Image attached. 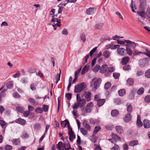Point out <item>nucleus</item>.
<instances>
[{
  "label": "nucleus",
  "instance_id": "60",
  "mask_svg": "<svg viewBox=\"0 0 150 150\" xmlns=\"http://www.w3.org/2000/svg\"><path fill=\"white\" fill-rule=\"evenodd\" d=\"M97 48V47L94 48L93 49L91 50L90 52V55L91 57L93 53L96 51Z\"/></svg>",
  "mask_w": 150,
  "mask_h": 150
},
{
  "label": "nucleus",
  "instance_id": "32",
  "mask_svg": "<svg viewBox=\"0 0 150 150\" xmlns=\"http://www.w3.org/2000/svg\"><path fill=\"white\" fill-rule=\"evenodd\" d=\"M143 52L138 51L135 50L133 51V54L134 56H137L140 54H143Z\"/></svg>",
  "mask_w": 150,
  "mask_h": 150
},
{
  "label": "nucleus",
  "instance_id": "12",
  "mask_svg": "<svg viewBox=\"0 0 150 150\" xmlns=\"http://www.w3.org/2000/svg\"><path fill=\"white\" fill-rule=\"evenodd\" d=\"M108 69V67L107 65H103L100 70V72L101 73H103L105 72Z\"/></svg>",
  "mask_w": 150,
  "mask_h": 150
},
{
  "label": "nucleus",
  "instance_id": "19",
  "mask_svg": "<svg viewBox=\"0 0 150 150\" xmlns=\"http://www.w3.org/2000/svg\"><path fill=\"white\" fill-rule=\"evenodd\" d=\"M83 125L85 128L87 130V131H89L91 130V127L89 125L87 124L86 120H84Z\"/></svg>",
  "mask_w": 150,
  "mask_h": 150
},
{
  "label": "nucleus",
  "instance_id": "7",
  "mask_svg": "<svg viewBox=\"0 0 150 150\" xmlns=\"http://www.w3.org/2000/svg\"><path fill=\"white\" fill-rule=\"evenodd\" d=\"M90 69V66L88 64L85 65L83 67L81 72V74L83 75L86 73V72L88 71Z\"/></svg>",
  "mask_w": 150,
  "mask_h": 150
},
{
  "label": "nucleus",
  "instance_id": "40",
  "mask_svg": "<svg viewBox=\"0 0 150 150\" xmlns=\"http://www.w3.org/2000/svg\"><path fill=\"white\" fill-rule=\"evenodd\" d=\"M111 86V83L109 82H108L105 83L104 86V88L105 89H108Z\"/></svg>",
  "mask_w": 150,
  "mask_h": 150
},
{
  "label": "nucleus",
  "instance_id": "56",
  "mask_svg": "<svg viewBox=\"0 0 150 150\" xmlns=\"http://www.w3.org/2000/svg\"><path fill=\"white\" fill-rule=\"evenodd\" d=\"M145 100L146 102L148 103L150 102V95H148L146 96L145 98Z\"/></svg>",
  "mask_w": 150,
  "mask_h": 150
},
{
  "label": "nucleus",
  "instance_id": "11",
  "mask_svg": "<svg viewBox=\"0 0 150 150\" xmlns=\"http://www.w3.org/2000/svg\"><path fill=\"white\" fill-rule=\"evenodd\" d=\"M144 123V127L145 128H148L150 127V121L146 120H145L143 121Z\"/></svg>",
  "mask_w": 150,
  "mask_h": 150
},
{
  "label": "nucleus",
  "instance_id": "4",
  "mask_svg": "<svg viewBox=\"0 0 150 150\" xmlns=\"http://www.w3.org/2000/svg\"><path fill=\"white\" fill-rule=\"evenodd\" d=\"M55 16H57V14L52 16V17L53 18L51 21L54 22V25H52L54 28H55L56 27H60L61 25L60 19L54 17Z\"/></svg>",
  "mask_w": 150,
  "mask_h": 150
},
{
  "label": "nucleus",
  "instance_id": "33",
  "mask_svg": "<svg viewBox=\"0 0 150 150\" xmlns=\"http://www.w3.org/2000/svg\"><path fill=\"white\" fill-rule=\"evenodd\" d=\"M113 127V125L111 124H108L105 127L106 129L108 130H111Z\"/></svg>",
  "mask_w": 150,
  "mask_h": 150
},
{
  "label": "nucleus",
  "instance_id": "51",
  "mask_svg": "<svg viewBox=\"0 0 150 150\" xmlns=\"http://www.w3.org/2000/svg\"><path fill=\"white\" fill-rule=\"evenodd\" d=\"M132 107L131 105H129L127 107V111L128 113H130L132 110Z\"/></svg>",
  "mask_w": 150,
  "mask_h": 150
},
{
  "label": "nucleus",
  "instance_id": "59",
  "mask_svg": "<svg viewBox=\"0 0 150 150\" xmlns=\"http://www.w3.org/2000/svg\"><path fill=\"white\" fill-rule=\"evenodd\" d=\"M108 71L109 72H112L114 71L115 69L113 67H109L108 69Z\"/></svg>",
  "mask_w": 150,
  "mask_h": 150
},
{
  "label": "nucleus",
  "instance_id": "35",
  "mask_svg": "<svg viewBox=\"0 0 150 150\" xmlns=\"http://www.w3.org/2000/svg\"><path fill=\"white\" fill-rule=\"evenodd\" d=\"M16 110L20 112H22L24 110V108L22 107L18 106L16 108Z\"/></svg>",
  "mask_w": 150,
  "mask_h": 150
},
{
  "label": "nucleus",
  "instance_id": "28",
  "mask_svg": "<svg viewBox=\"0 0 150 150\" xmlns=\"http://www.w3.org/2000/svg\"><path fill=\"white\" fill-rule=\"evenodd\" d=\"M134 1L133 0H132L131 1V3L130 6V7L132 9V11L133 12L135 13V10L134 9V8L135 9H136L135 6V5L134 4Z\"/></svg>",
  "mask_w": 150,
  "mask_h": 150
},
{
  "label": "nucleus",
  "instance_id": "5",
  "mask_svg": "<svg viewBox=\"0 0 150 150\" xmlns=\"http://www.w3.org/2000/svg\"><path fill=\"white\" fill-rule=\"evenodd\" d=\"M93 106V103L92 102H89L86 106V112L87 113H90L92 109Z\"/></svg>",
  "mask_w": 150,
  "mask_h": 150
},
{
  "label": "nucleus",
  "instance_id": "48",
  "mask_svg": "<svg viewBox=\"0 0 150 150\" xmlns=\"http://www.w3.org/2000/svg\"><path fill=\"white\" fill-rule=\"evenodd\" d=\"M62 4H59L58 5V7L59 8L58 9V13H61L62 11L63 10V7H62Z\"/></svg>",
  "mask_w": 150,
  "mask_h": 150
},
{
  "label": "nucleus",
  "instance_id": "16",
  "mask_svg": "<svg viewBox=\"0 0 150 150\" xmlns=\"http://www.w3.org/2000/svg\"><path fill=\"white\" fill-rule=\"evenodd\" d=\"M111 114L112 116L116 117L119 115V112L117 110L115 109L111 111Z\"/></svg>",
  "mask_w": 150,
  "mask_h": 150
},
{
  "label": "nucleus",
  "instance_id": "36",
  "mask_svg": "<svg viewBox=\"0 0 150 150\" xmlns=\"http://www.w3.org/2000/svg\"><path fill=\"white\" fill-rule=\"evenodd\" d=\"M100 67L99 65H97L93 68V70L94 72H96L99 70Z\"/></svg>",
  "mask_w": 150,
  "mask_h": 150
},
{
  "label": "nucleus",
  "instance_id": "10",
  "mask_svg": "<svg viewBox=\"0 0 150 150\" xmlns=\"http://www.w3.org/2000/svg\"><path fill=\"white\" fill-rule=\"evenodd\" d=\"M111 54V52L107 50L104 51L103 53V56L106 58H109Z\"/></svg>",
  "mask_w": 150,
  "mask_h": 150
},
{
  "label": "nucleus",
  "instance_id": "44",
  "mask_svg": "<svg viewBox=\"0 0 150 150\" xmlns=\"http://www.w3.org/2000/svg\"><path fill=\"white\" fill-rule=\"evenodd\" d=\"M120 148L118 145L115 144L113 147L111 148L110 150H120Z\"/></svg>",
  "mask_w": 150,
  "mask_h": 150
},
{
  "label": "nucleus",
  "instance_id": "62",
  "mask_svg": "<svg viewBox=\"0 0 150 150\" xmlns=\"http://www.w3.org/2000/svg\"><path fill=\"white\" fill-rule=\"evenodd\" d=\"M67 122L66 121V120L64 121L61 122V125L62 127H64L67 125Z\"/></svg>",
  "mask_w": 150,
  "mask_h": 150
},
{
  "label": "nucleus",
  "instance_id": "52",
  "mask_svg": "<svg viewBox=\"0 0 150 150\" xmlns=\"http://www.w3.org/2000/svg\"><path fill=\"white\" fill-rule=\"evenodd\" d=\"M123 69L125 70H128L130 69L131 67L129 65H127L123 67Z\"/></svg>",
  "mask_w": 150,
  "mask_h": 150
},
{
  "label": "nucleus",
  "instance_id": "23",
  "mask_svg": "<svg viewBox=\"0 0 150 150\" xmlns=\"http://www.w3.org/2000/svg\"><path fill=\"white\" fill-rule=\"evenodd\" d=\"M146 58H144L141 59L139 61V64L141 66H144L146 65Z\"/></svg>",
  "mask_w": 150,
  "mask_h": 150
},
{
  "label": "nucleus",
  "instance_id": "17",
  "mask_svg": "<svg viewBox=\"0 0 150 150\" xmlns=\"http://www.w3.org/2000/svg\"><path fill=\"white\" fill-rule=\"evenodd\" d=\"M131 117L130 113H128L124 118V120L125 122H127L131 120Z\"/></svg>",
  "mask_w": 150,
  "mask_h": 150
},
{
  "label": "nucleus",
  "instance_id": "47",
  "mask_svg": "<svg viewBox=\"0 0 150 150\" xmlns=\"http://www.w3.org/2000/svg\"><path fill=\"white\" fill-rule=\"evenodd\" d=\"M80 131L84 135H86L87 133V130H86L85 129L83 128H81L80 129Z\"/></svg>",
  "mask_w": 150,
  "mask_h": 150
},
{
  "label": "nucleus",
  "instance_id": "64",
  "mask_svg": "<svg viewBox=\"0 0 150 150\" xmlns=\"http://www.w3.org/2000/svg\"><path fill=\"white\" fill-rule=\"evenodd\" d=\"M30 113V111H26L23 113V115L25 117H27L29 115Z\"/></svg>",
  "mask_w": 150,
  "mask_h": 150
},
{
  "label": "nucleus",
  "instance_id": "20",
  "mask_svg": "<svg viewBox=\"0 0 150 150\" xmlns=\"http://www.w3.org/2000/svg\"><path fill=\"white\" fill-rule=\"evenodd\" d=\"M138 14L141 16L143 20L146 17V14L144 11H142L137 12Z\"/></svg>",
  "mask_w": 150,
  "mask_h": 150
},
{
  "label": "nucleus",
  "instance_id": "61",
  "mask_svg": "<svg viewBox=\"0 0 150 150\" xmlns=\"http://www.w3.org/2000/svg\"><path fill=\"white\" fill-rule=\"evenodd\" d=\"M35 111L39 113H41L43 112L42 110L39 108H36L35 110Z\"/></svg>",
  "mask_w": 150,
  "mask_h": 150
},
{
  "label": "nucleus",
  "instance_id": "43",
  "mask_svg": "<svg viewBox=\"0 0 150 150\" xmlns=\"http://www.w3.org/2000/svg\"><path fill=\"white\" fill-rule=\"evenodd\" d=\"M129 44V47L134 48L136 46L137 44L135 43L131 42Z\"/></svg>",
  "mask_w": 150,
  "mask_h": 150
},
{
  "label": "nucleus",
  "instance_id": "6",
  "mask_svg": "<svg viewBox=\"0 0 150 150\" xmlns=\"http://www.w3.org/2000/svg\"><path fill=\"white\" fill-rule=\"evenodd\" d=\"M125 51V49L122 48H118L117 50V54L121 56H125L126 55Z\"/></svg>",
  "mask_w": 150,
  "mask_h": 150
},
{
  "label": "nucleus",
  "instance_id": "37",
  "mask_svg": "<svg viewBox=\"0 0 150 150\" xmlns=\"http://www.w3.org/2000/svg\"><path fill=\"white\" fill-rule=\"evenodd\" d=\"M61 71L60 70V72L59 74H58L56 75L55 77L56 83H57L58 81L60 80V77Z\"/></svg>",
  "mask_w": 150,
  "mask_h": 150
},
{
  "label": "nucleus",
  "instance_id": "50",
  "mask_svg": "<svg viewBox=\"0 0 150 150\" xmlns=\"http://www.w3.org/2000/svg\"><path fill=\"white\" fill-rule=\"evenodd\" d=\"M7 87L9 88H11L13 86V83L11 81H9L7 82L6 84Z\"/></svg>",
  "mask_w": 150,
  "mask_h": 150
},
{
  "label": "nucleus",
  "instance_id": "21",
  "mask_svg": "<svg viewBox=\"0 0 150 150\" xmlns=\"http://www.w3.org/2000/svg\"><path fill=\"white\" fill-rule=\"evenodd\" d=\"M94 8H88L86 11V13L88 15H92L94 13Z\"/></svg>",
  "mask_w": 150,
  "mask_h": 150
},
{
  "label": "nucleus",
  "instance_id": "27",
  "mask_svg": "<svg viewBox=\"0 0 150 150\" xmlns=\"http://www.w3.org/2000/svg\"><path fill=\"white\" fill-rule=\"evenodd\" d=\"M138 144V142L137 140H135L130 142L129 145L132 146H133L135 145Z\"/></svg>",
  "mask_w": 150,
  "mask_h": 150
},
{
  "label": "nucleus",
  "instance_id": "46",
  "mask_svg": "<svg viewBox=\"0 0 150 150\" xmlns=\"http://www.w3.org/2000/svg\"><path fill=\"white\" fill-rule=\"evenodd\" d=\"M80 38L82 41L83 42H85L86 40V38L85 36V35L84 34H81Z\"/></svg>",
  "mask_w": 150,
  "mask_h": 150
},
{
  "label": "nucleus",
  "instance_id": "58",
  "mask_svg": "<svg viewBox=\"0 0 150 150\" xmlns=\"http://www.w3.org/2000/svg\"><path fill=\"white\" fill-rule=\"evenodd\" d=\"M81 108V110L82 111V114L83 115L85 116V114L87 113V112H86V110H85L84 108V107H80Z\"/></svg>",
  "mask_w": 150,
  "mask_h": 150
},
{
  "label": "nucleus",
  "instance_id": "25",
  "mask_svg": "<svg viewBox=\"0 0 150 150\" xmlns=\"http://www.w3.org/2000/svg\"><path fill=\"white\" fill-rule=\"evenodd\" d=\"M91 94L90 92H86V93L85 97L86 100L88 101L91 99Z\"/></svg>",
  "mask_w": 150,
  "mask_h": 150
},
{
  "label": "nucleus",
  "instance_id": "2",
  "mask_svg": "<svg viewBox=\"0 0 150 150\" xmlns=\"http://www.w3.org/2000/svg\"><path fill=\"white\" fill-rule=\"evenodd\" d=\"M85 86V83L82 82L80 84H78L75 86L74 92L75 93H80L84 89Z\"/></svg>",
  "mask_w": 150,
  "mask_h": 150
},
{
  "label": "nucleus",
  "instance_id": "24",
  "mask_svg": "<svg viewBox=\"0 0 150 150\" xmlns=\"http://www.w3.org/2000/svg\"><path fill=\"white\" fill-rule=\"evenodd\" d=\"M101 128L100 126L98 125L96 126L95 127L94 129V130L93 131V135L96 134L97 132Z\"/></svg>",
  "mask_w": 150,
  "mask_h": 150
},
{
  "label": "nucleus",
  "instance_id": "38",
  "mask_svg": "<svg viewBox=\"0 0 150 150\" xmlns=\"http://www.w3.org/2000/svg\"><path fill=\"white\" fill-rule=\"evenodd\" d=\"M64 145H65V149L66 150H69L70 149H71L70 145L68 142L64 143Z\"/></svg>",
  "mask_w": 150,
  "mask_h": 150
},
{
  "label": "nucleus",
  "instance_id": "18",
  "mask_svg": "<svg viewBox=\"0 0 150 150\" xmlns=\"http://www.w3.org/2000/svg\"><path fill=\"white\" fill-rule=\"evenodd\" d=\"M134 83L133 79L131 78H129L127 81V85L128 86L133 85Z\"/></svg>",
  "mask_w": 150,
  "mask_h": 150
},
{
  "label": "nucleus",
  "instance_id": "55",
  "mask_svg": "<svg viewBox=\"0 0 150 150\" xmlns=\"http://www.w3.org/2000/svg\"><path fill=\"white\" fill-rule=\"evenodd\" d=\"M144 72L141 70H139L137 71L136 74V76H139L143 75Z\"/></svg>",
  "mask_w": 150,
  "mask_h": 150
},
{
  "label": "nucleus",
  "instance_id": "34",
  "mask_svg": "<svg viewBox=\"0 0 150 150\" xmlns=\"http://www.w3.org/2000/svg\"><path fill=\"white\" fill-rule=\"evenodd\" d=\"M7 123L3 120H0V125L2 128L5 127L7 125Z\"/></svg>",
  "mask_w": 150,
  "mask_h": 150
},
{
  "label": "nucleus",
  "instance_id": "14",
  "mask_svg": "<svg viewBox=\"0 0 150 150\" xmlns=\"http://www.w3.org/2000/svg\"><path fill=\"white\" fill-rule=\"evenodd\" d=\"M16 122L22 125H24L25 124L26 121L21 118H19L16 120Z\"/></svg>",
  "mask_w": 150,
  "mask_h": 150
},
{
  "label": "nucleus",
  "instance_id": "45",
  "mask_svg": "<svg viewBox=\"0 0 150 150\" xmlns=\"http://www.w3.org/2000/svg\"><path fill=\"white\" fill-rule=\"evenodd\" d=\"M120 74L118 73L115 72L113 73V76L115 79H118L120 76Z\"/></svg>",
  "mask_w": 150,
  "mask_h": 150
},
{
  "label": "nucleus",
  "instance_id": "15",
  "mask_svg": "<svg viewBox=\"0 0 150 150\" xmlns=\"http://www.w3.org/2000/svg\"><path fill=\"white\" fill-rule=\"evenodd\" d=\"M115 129L117 132L118 133H122L123 132V130L122 127L121 126H116L115 127Z\"/></svg>",
  "mask_w": 150,
  "mask_h": 150
},
{
  "label": "nucleus",
  "instance_id": "31",
  "mask_svg": "<svg viewBox=\"0 0 150 150\" xmlns=\"http://www.w3.org/2000/svg\"><path fill=\"white\" fill-rule=\"evenodd\" d=\"M13 143L16 145L19 144L20 143V140L19 139H13L12 140Z\"/></svg>",
  "mask_w": 150,
  "mask_h": 150
},
{
  "label": "nucleus",
  "instance_id": "54",
  "mask_svg": "<svg viewBox=\"0 0 150 150\" xmlns=\"http://www.w3.org/2000/svg\"><path fill=\"white\" fill-rule=\"evenodd\" d=\"M13 96L15 98H19L20 97V96L17 92H14L13 94Z\"/></svg>",
  "mask_w": 150,
  "mask_h": 150
},
{
  "label": "nucleus",
  "instance_id": "49",
  "mask_svg": "<svg viewBox=\"0 0 150 150\" xmlns=\"http://www.w3.org/2000/svg\"><path fill=\"white\" fill-rule=\"evenodd\" d=\"M114 103L117 105H119L121 103V100L119 98H117L114 100Z\"/></svg>",
  "mask_w": 150,
  "mask_h": 150
},
{
  "label": "nucleus",
  "instance_id": "41",
  "mask_svg": "<svg viewBox=\"0 0 150 150\" xmlns=\"http://www.w3.org/2000/svg\"><path fill=\"white\" fill-rule=\"evenodd\" d=\"M144 88L143 87H141L138 90L137 93L139 95H142L144 93Z\"/></svg>",
  "mask_w": 150,
  "mask_h": 150
},
{
  "label": "nucleus",
  "instance_id": "29",
  "mask_svg": "<svg viewBox=\"0 0 150 150\" xmlns=\"http://www.w3.org/2000/svg\"><path fill=\"white\" fill-rule=\"evenodd\" d=\"M127 52V54L129 56L131 55L132 54V51L130 48L126 47L125 50Z\"/></svg>",
  "mask_w": 150,
  "mask_h": 150
},
{
  "label": "nucleus",
  "instance_id": "3",
  "mask_svg": "<svg viewBox=\"0 0 150 150\" xmlns=\"http://www.w3.org/2000/svg\"><path fill=\"white\" fill-rule=\"evenodd\" d=\"M101 80L100 79H97L96 78L93 79L91 83V86L93 87L94 88L96 89L99 86L101 83Z\"/></svg>",
  "mask_w": 150,
  "mask_h": 150
},
{
  "label": "nucleus",
  "instance_id": "30",
  "mask_svg": "<svg viewBox=\"0 0 150 150\" xmlns=\"http://www.w3.org/2000/svg\"><path fill=\"white\" fill-rule=\"evenodd\" d=\"M111 137L112 139H114L115 140H120V139L119 137L115 134L112 133Z\"/></svg>",
  "mask_w": 150,
  "mask_h": 150
},
{
  "label": "nucleus",
  "instance_id": "42",
  "mask_svg": "<svg viewBox=\"0 0 150 150\" xmlns=\"http://www.w3.org/2000/svg\"><path fill=\"white\" fill-rule=\"evenodd\" d=\"M145 76L147 78H150V69L146 71L145 73Z\"/></svg>",
  "mask_w": 150,
  "mask_h": 150
},
{
  "label": "nucleus",
  "instance_id": "1",
  "mask_svg": "<svg viewBox=\"0 0 150 150\" xmlns=\"http://www.w3.org/2000/svg\"><path fill=\"white\" fill-rule=\"evenodd\" d=\"M76 100L77 102L72 106V108L74 109H77L79 107L84 106L86 104V100L84 99H81L79 94H76Z\"/></svg>",
  "mask_w": 150,
  "mask_h": 150
},
{
  "label": "nucleus",
  "instance_id": "9",
  "mask_svg": "<svg viewBox=\"0 0 150 150\" xmlns=\"http://www.w3.org/2000/svg\"><path fill=\"white\" fill-rule=\"evenodd\" d=\"M65 145H64V143L63 144L61 142H59L56 145V148L59 150H60L63 148L65 149Z\"/></svg>",
  "mask_w": 150,
  "mask_h": 150
},
{
  "label": "nucleus",
  "instance_id": "63",
  "mask_svg": "<svg viewBox=\"0 0 150 150\" xmlns=\"http://www.w3.org/2000/svg\"><path fill=\"white\" fill-rule=\"evenodd\" d=\"M28 100L30 102L33 103V104H35V100L33 98H29L28 99Z\"/></svg>",
  "mask_w": 150,
  "mask_h": 150
},
{
  "label": "nucleus",
  "instance_id": "8",
  "mask_svg": "<svg viewBox=\"0 0 150 150\" xmlns=\"http://www.w3.org/2000/svg\"><path fill=\"white\" fill-rule=\"evenodd\" d=\"M129 59V57L126 56L122 59L121 61V63L123 65H125L128 63Z\"/></svg>",
  "mask_w": 150,
  "mask_h": 150
},
{
  "label": "nucleus",
  "instance_id": "22",
  "mask_svg": "<svg viewBox=\"0 0 150 150\" xmlns=\"http://www.w3.org/2000/svg\"><path fill=\"white\" fill-rule=\"evenodd\" d=\"M69 139L70 141L72 142L74 139L75 138V136L73 132L69 133Z\"/></svg>",
  "mask_w": 150,
  "mask_h": 150
},
{
  "label": "nucleus",
  "instance_id": "26",
  "mask_svg": "<svg viewBox=\"0 0 150 150\" xmlns=\"http://www.w3.org/2000/svg\"><path fill=\"white\" fill-rule=\"evenodd\" d=\"M118 93L120 96H122L125 94V90L124 89H122L119 91Z\"/></svg>",
  "mask_w": 150,
  "mask_h": 150
},
{
  "label": "nucleus",
  "instance_id": "57",
  "mask_svg": "<svg viewBox=\"0 0 150 150\" xmlns=\"http://www.w3.org/2000/svg\"><path fill=\"white\" fill-rule=\"evenodd\" d=\"M137 126L139 127H140L142 126L143 124L142 123L141 121L139 120H137Z\"/></svg>",
  "mask_w": 150,
  "mask_h": 150
},
{
  "label": "nucleus",
  "instance_id": "13",
  "mask_svg": "<svg viewBox=\"0 0 150 150\" xmlns=\"http://www.w3.org/2000/svg\"><path fill=\"white\" fill-rule=\"evenodd\" d=\"M105 101V100L104 99H100L97 102V105L98 107L101 106L104 104Z\"/></svg>",
  "mask_w": 150,
  "mask_h": 150
},
{
  "label": "nucleus",
  "instance_id": "39",
  "mask_svg": "<svg viewBox=\"0 0 150 150\" xmlns=\"http://www.w3.org/2000/svg\"><path fill=\"white\" fill-rule=\"evenodd\" d=\"M4 148L6 150H11L12 147L9 145L7 144L4 146Z\"/></svg>",
  "mask_w": 150,
  "mask_h": 150
},
{
  "label": "nucleus",
  "instance_id": "53",
  "mask_svg": "<svg viewBox=\"0 0 150 150\" xmlns=\"http://www.w3.org/2000/svg\"><path fill=\"white\" fill-rule=\"evenodd\" d=\"M49 108V106L47 105H43L42 109L45 112H46L48 111Z\"/></svg>",
  "mask_w": 150,
  "mask_h": 150
}]
</instances>
